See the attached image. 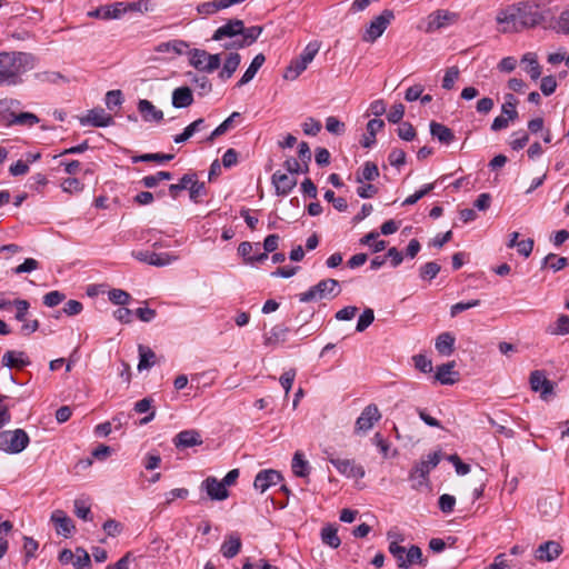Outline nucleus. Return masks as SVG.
<instances>
[{
  "mask_svg": "<svg viewBox=\"0 0 569 569\" xmlns=\"http://www.w3.org/2000/svg\"><path fill=\"white\" fill-rule=\"evenodd\" d=\"M189 56L190 64L199 71H204L207 63L206 57L208 56V52L202 49H192L189 51Z\"/></svg>",
  "mask_w": 569,
  "mask_h": 569,
  "instance_id": "a18cd8bd",
  "label": "nucleus"
},
{
  "mask_svg": "<svg viewBox=\"0 0 569 569\" xmlns=\"http://www.w3.org/2000/svg\"><path fill=\"white\" fill-rule=\"evenodd\" d=\"M76 560L73 561V566L77 569L89 568L91 565L89 553L81 547L76 549L74 553Z\"/></svg>",
  "mask_w": 569,
  "mask_h": 569,
  "instance_id": "bf43d9fd",
  "label": "nucleus"
},
{
  "mask_svg": "<svg viewBox=\"0 0 569 569\" xmlns=\"http://www.w3.org/2000/svg\"><path fill=\"white\" fill-rule=\"evenodd\" d=\"M139 351V363H138V370H148L156 363V353L151 348L139 345L138 347Z\"/></svg>",
  "mask_w": 569,
  "mask_h": 569,
  "instance_id": "473e14b6",
  "label": "nucleus"
},
{
  "mask_svg": "<svg viewBox=\"0 0 569 569\" xmlns=\"http://www.w3.org/2000/svg\"><path fill=\"white\" fill-rule=\"evenodd\" d=\"M132 256L141 262H146L150 266H156V267L168 266L171 262L177 260L176 256H172L167 252L157 253V252H152V251H133Z\"/></svg>",
  "mask_w": 569,
  "mask_h": 569,
  "instance_id": "9d476101",
  "label": "nucleus"
},
{
  "mask_svg": "<svg viewBox=\"0 0 569 569\" xmlns=\"http://www.w3.org/2000/svg\"><path fill=\"white\" fill-rule=\"evenodd\" d=\"M193 103V94L189 87H179L172 92V106L177 109L187 108Z\"/></svg>",
  "mask_w": 569,
  "mask_h": 569,
  "instance_id": "393cba45",
  "label": "nucleus"
},
{
  "mask_svg": "<svg viewBox=\"0 0 569 569\" xmlns=\"http://www.w3.org/2000/svg\"><path fill=\"white\" fill-rule=\"evenodd\" d=\"M262 31H263V27L252 26V27L246 28L244 22L242 21V31L240 33V37H242L243 40H246V42L250 47L258 40V38L262 33Z\"/></svg>",
  "mask_w": 569,
  "mask_h": 569,
  "instance_id": "09e8293b",
  "label": "nucleus"
},
{
  "mask_svg": "<svg viewBox=\"0 0 569 569\" xmlns=\"http://www.w3.org/2000/svg\"><path fill=\"white\" fill-rule=\"evenodd\" d=\"M138 111L146 122H160L163 119V112L157 109L156 106L147 99L139 100Z\"/></svg>",
  "mask_w": 569,
  "mask_h": 569,
  "instance_id": "4be33fe9",
  "label": "nucleus"
},
{
  "mask_svg": "<svg viewBox=\"0 0 569 569\" xmlns=\"http://www.w3.org/2000/svg\"><path fill=\"white\" fill-rule=\"evenodd\" d=\"M379 177V169L376 163L371 161L365 162L361 173H358L356 181L362 183L363 181H373Z\"/></svg>",
  "mask_w": 569,
  "mask_h": 569,
  "instance_id": "a19ab883",
  "label": "nucleus"
},
{
  "mask_svg": "<svg viewBox=\"0 0 569 569\" xmlns=\"http://www.w3.org/2000/svg\"><path fill=\"white\" fill-rule=\"evenodd\" d=\"M458 77L459 69L457 67L448 68L442 79V88L446 90L452 89Z\"/></svg>",
  "mask_w": 569,
  "mask_h": 569,
  "instance_id": "774afa93",
  "label": "nucleus"
},
{
  "mask_svg": "<svg viewBox=\"0 0 569 569\" xmlns=\"http://www.w3.org/2000/svg\"><path fill=\"white\" fill-rule=\"evenodd\" d=\"M307 67L308 66L297 57L286 68L283 78L291 81L296 80L307 69Z\"/></svg>",
  "mask_w": 569,
  "mask_h": 569,
  "instance_id": "ea45409f",
  "label": "nucleus"
},
{
  "mask_svg": "<svg viewBox=\"0 0 569 569\" xmlns=\"http://www.w3.org/2000/svg\"><path fill=\"white\" fill-rule=\"evenodd\" d=\"M341 292L340 283L336 279H323L310 287L307 291L298 295L300 302H311L322 299H333Z\"/></svg>",
  "mask_w": 569,
  "mask_h": 569,
  "instance_id": "7ed1b4c3",
  "label": "nucleus"
},
{
  "mask_svg": "<svg viewBox=\"0 0 569 569\" xmlns=\"http://www.w3.org/2000/svg\"><path fill=\"white\" fill-rule=\"evenodd\" d=\"M568 266V259L558 257L556 253L547 254L541 263V268H549L553 272H558Z\"/></svg>",
  "mask_w": 569,
  "mask_h": 569,
  "instance_id": "58836bf2",
  "label": "nucleus"
},
{
  "mask_svg": "<svg viewBox=\"0 0 569 569\" xmlns=\"http://www.w3.org/2000/svg\"><path fill=\"white\" fill-rule=\"evenodd\" d=\"M204 196H207V188L204 182H200L198 180L189 187V197L192 202L199 203L201 198Z\"/></svg>",
  "mask_w": 569,
  "mask_h": 569,
  "instance_id": "864d4df0",
  "label": "nucleus"
},
{
  "mask_svg": "<svg viewBox=\"0 0 569 569\" xmlns=\"http://www.w3.org/2000/svg\"><path fill=\"white\" fill-rule=\"evenodd\" d=\"M439 462L440 455L438 452L429 453L426 460H421L418 463H416V466L410 472L409 478L413 480L417 477H419L420 480L418 481V485H423L427 481V477L431 469L436 468Z\"/></svg>",
  "mask_w": 569,
  "mask_h": 569,
  "instance_id": "6e6552de",
  "label": "nucleus"
},
{
  "mask_svg": "<svg viewBox=\"0 0 569 569\" xmlns=\"http://www.w3.org/2000/svg\"><path fill=\"white\" fill-rule=\"evenodd\" d=\"M291 468L295 476L300 478L308 477L311 470L309 462L303 458V453L301 451L295 452Z\"/></svg>",
  "mask_w": 569,
  "mask_h": 569,
  "instance_id": "7c9ffc66",
  "label": "nucleus"
},
{
  "mask_svg": "<svg viewBox=\"0 0 569 569\" xmlns=\"http://www.w3.org/2000/svg\"><path fill=\"white\" fill-rule=\"evenodd\" d=\"M381 419V413L375 403H370L363 408L360 416L357 418L355 423V433H366L368 432L376 422Z\"/></svg>",
  "mask_w": 569,
  "mask_h": 569,
  "instance_id": "423d86ee",
  "label": "nucleus"
},
{
  "mask_svg": "<svg viewBox=\"0 0 569 569\" xmlns=\"http://www.w3.org/2000/svg\"><path fill=\"white\" fill-rule=\"evenodd\" d=\"M328 460L341 475L348 478L361 479L366 475L363 467L357 465L352 459H339L329 455Z\"/></svg>",
  "mask_w": 569,
  "mask_h": 569,
  "instance_id": "0eeeda50",
  "label": "nucleus"
},
{
  "mask_svg": "<svg viewBox=\"0 0 569 569\" xmlns=\"http://www.w3.org/2000/svg\"><path fill=\"white\" fill-rule=\"evenodd\" d=\"M530 386L533 391H539L543 399H547V396L553 392V383L547 379L541 370H535L530 373Z\"/></svg>",
  "mask_w": 569,
  "mask_h": 569,
  "instance_id": "2eb2a0df",
  "label": "nucleus"
},
{
  "mask_svg": "<svg viewBox=\"0 0 569 569\" xmlns=\"http://www.w3.org/2000/svg\"><path fill=\"white\" fill-rule=\"evenodd\" d=\"M82 126H92L104 128L114 123L113 117L107 113L102 108L89 110L87 116L80 118Z\"/></svg>",
  "mask_w": 569,
  "mask_h": 569,
  "instance_id": "1a4fd4ad",
  "label": "nucleus"
},
{
  "mask_svg": "<svg viewBox=\"0 0 569 569\" xmlns=\"http://www.w3.org/2000/svg\"><path fill=\"white\" fill-rule=\"evenodd\" d=\"M271 181L274 186L276 194L281 197L288 196L297 186V179L292 174L289 176L280 170L272 174Z\"/></svg>",
  "mask_w": 569,
  "mask_h": 569,
  "instance_id": "9b49d317",
  "label": "nucleus"
},
{
  "mask_svg": "<svg viewBox=\"0 0 569 569\" xmlns=\"http://www.w3.org/2000/svg\"><path fill=\"white\" fill-rule=\"evenodd\" d=\"M242 542L238 532H231L226 536L221 545L220 552L227 559L234 558L241 550Z\"/></svg>",
  "mask_w": 569,
  "mask_h": 569,
  "instance_id": "a211bd4d",
  "label": "nucleus"
},
{
  "mask_svg": "<svg viewBox=\"0 0 569 569\" xmlns=\"http://www.w3.org/2000/svg\"><path fill=\"white\" fill-rule=\"evenodd\" d=\"M385 127V122L381 119H372L367 123V132L361 140L363 148H370L376 143V133Z\"/></svg>",
  "mask_w": 569,
  "mask_h": 569,
  "instance_id": "c756f323",
  "label": "nucleus"
},
{
  "mask_svg": "<svg viewBox=\"0 0 569 569\" xmlns=\"http://www.w3.org/2000/svg\"><path fill=\"white\" fill-rule=\"evenodd\" d=\"M12 119L9 120L10 124H18V126H28L32 127L33 124L39 122V118L31 112H21L19 114H11Z\"/></svg>",
  "mask_w": 569,
  "mask_h": 569,
  "instance_id": "de8ad7c7",
  "label": "nucleus"
},
{
  "mask_svg": "<svg viewBox=\"0 0 569 569\" xmlns=\"http://www.w3.org/2000/svg\"><path fill=\"white\" fill-rule=\"evenodd\" d=\"M562 552V547L559 542L549 540L541 543L535 551V557L539 561H552L557 559Z\"/></svg>",
  "mask_w": 569,
  "mask_h": 569,
  "instance_id": "dca6fc26",
  "label": "nucleus"
},
{
  "mask_svg": "<svg viewBox=\"0 0 569 569\" xmlns=\"http://www.w3.org/2000/svg\"><path fill=\"white\" fill-rule=\"evenodd\" d=\"M119 4H121L123 8V10H121L122 16L129 11L143 12L149 10V1L147 0H138L133 2H119Z\"/></svg>",
  "mask_w": 569,
  "mask_h": 569,
  "instance_id": "6e6d98bb",
  "label": "nucleus"
},
{
  "mask_svg": "<svg viewBox=\"0 0 569 569\" xmlns=\"http://www.w3.org/2000/svg\"><path fill=\"white\" fill-rule=\"evenodd\" d=\"M455 366V361H449L447 363L438 366L435 379L439 381L441 385H453L458 380V378H453L452 376H459V372L453 371Z\"/></svg>",
  "mask_w": 569,
  "mask_h": 569,
  "instance_id": "5701e85b",
  "label": "nucleus"
},
{
  "mask_svg": "<svg viewBox=\"0 0 569 569\" xmlns=\"http://www.w3.org/2000/svg\"><path fill=\"white\" fill-rule=\"evenodd\" d=\"M242 31V20L240 19H231L226 24L219 27L213 36L212 40L221 41L224 38H236L240 37Z\"/></svg>",
  "mask_w": 569,
  "mask_h": 569,
  "instance_id": "f3484780",
  "label": "nucleus"
},
{
  "mask_svg": "<svg viewBox=\"0 0 569 569\" xmlns=\"http://www.w3.org/2000/svg\"><path fill=\"white\" fill-rule=\"evenodd\" d=\"M455 341L450 332H442L437 337L435 347L440 355L450 356L455 350Z\"/></svg>",
  "mask_w": 569,
  "mask_h": 569,
  "instance_id": "c85d7f7f",
  "label": "nucleus"
},
{
  "mask_svg": "<svg viewBox=\"0 0 569 569\" xmlns=\"http://www.w3.org/2000/svg\"><path fill=\"white\" fill-rule=\"evenodd\" d=\"M395 18L393 11L386 9L378 17H376L367 28L362 40L366 42H375L382 36L391 20Z\"/></svg>",
  "mask_w": 569,
  "mask_h": 569,
  "instance_id": "39448f33",
  "label": "nucleus"
},
{
  "mask_svg": "<svg viewBox=\"0 0 569 569\" xmlns=\"http://www.w3.org/2000/svg\"><path fill=\"white\" fill-rule=\"evenodd\" d=\"M123 101L122 92L120 90H110L106 94V106L109 110L119 107Z\"/></svg>",
  "mask_w": 569,
  "mask_h": 569,
  "instance_id": "338daca9",
  "label": "nucleus"
},
{
  "mask_svg": "<svg viewBox=\"0 0 569 569\" xmlns=\"http://www.w3.org/2000/svg\"><path fill=\"white\" fill-rule=\"evenodd\" d=\"M319 49L320 44L317 41L309 42L299 56L300 60L308 66L315 59Z\"/></svg>",
  "mask_w": 569,
  "mask_h": 569,
  "instance_id": "5fc2aeb1",
  "label": "nucleus"
},
{
  "mask_svg": "<svg viewBox=\"0 0 569 569\" xmlns=\"http://www.w3.org/2000/svg\"><path fill=\"white\" fill-rule=\"evenodd\" d=\"M413 565L427 566V559L422 557L421 549L416 545H412L409 549H406L405 569H409Z\"/></svg>",
  "mask_w": 569,
  "mask_h": 569,
  "instance_id": "4c0bfd02",
  "label": "nucleus"
},
{
  "mask_svg": "<svg viewBox=\"0 0 569 569\" xmlns=\"http://www.w3.org/2000/svg\"><path fill=\"white\" fill-rule=\"evenodd\" d=\"M373 310L370 308L365 309L358 319L356 330L358 332H363L373 322Z\"/></svg>",
  "mask_w": 569,
  "mask_h": 569,
  "instance_id": "13d9d810",
  "label": "nucleus"
},
{
  "mask_svg": "<svg viewBox=\"0 0 569 569\" xmlns=\"http://www.w3.org/2000/svg\"><path fill=\"white\" fill-rule=\"evenodd\" d=\"M551 0H525L507 6L497 14V23L505 33L535 28L546 19L543 8Z\"/></svg>",
  "mask_w": 569,
  "mask_h": 569,
  "instance_id": "f257e3e1",
  "label": "nucleus"
},
{
  "mask_svg": "<svg viewBox=\"0 0 569 569\" xmlns=\"http://www.w3.org/2000/svg\"><path fill=\"white\" fill-rule=\"evenodd\" d=\"M440 264L435 261H430L420 267L419 276L422 280L430 281L437 277V274L440 272Z\"/></svg>",
  "mask_w": 569,
  "mask_h": 569,
  "instance_id": "3c124183",
  "label": "nucleus"
},
{
  "mask_svg": "<svg viewBox=\"0 0 569 569\" xmlns=\"http://www.w3.org/2000/svg\"><path fill=\"white\" fill-rule=\"evenodd\" d=\"M203 128H204V120L202 118H199L196 121L191 122L189 126H187L182 133L174 136L173 141L176 143L186 142L196 132L200 131Z\"/></svg>",
  "mask_w": 569,
  "mask_h": 569,
  "instance_id": "e433bc0d",
  "label": "nucleus"
},
{
  "mask_svg": "<svg viewBox=\"0 0 569 569\" xmlns=\"http://www.w3.org/2000/svg\"><path fill=\"white\" fill-rule=\"evenodd\" d=\"M264 61H266V57L262 53L257 54L252 59L250 66L244 71V73L242 74L240 80L238 81L237 86L242 87V86L247 84L248 82H250L254 78L258 70L262 67Z\"/></svg>",
  "mask_w": 569,
  "mask_h": 569,
  "instance_id": "cd10ccee",
  "label": "nucleus"
},
{
  "mask_svg": "<svg viewBox=\"0 0 569 569\" xmlns=\"http://www.w3.org/2000/svg\"><path fill=\"white\" fill-rule=\"evenodd\" d=\"M521 63L526 64L525 70L530 74L532 80H537L541 76V67L535 53H526L521 59Z\"/></svg>",
  "mask_w": 569,
  "mask_h": 569,
  "instance_id": "c9c22d12",
  "label": "nucleus"
},
{
  "mask_svg": "<svg viewBox=\"0 0 569 569\" xmlns=\"http://www.w3.org/2000/svg\"><path fill=\"white\" fill-rule=\"evenodd\" d=\"M177 448H191L202 443L201 435L199 431L190 429L180 431L173 439Z\"/></svg>",
  "mask_w": 569,
  "mask_h": 569,
  "instance_id": "412c9836",
  "label": "nucleus"
},
{
  "mask_svg": "<svg viewBox=\"0 0 569 569\" xmlns=\"http://www.w3.org/2000/svg\"><path fill=\"white\" fill-rule=\"evenodd\" d=\"M108 296L109 300L118 306H126L131 299L130 295L121 289H112L109 291Z\"/></svg>",
  "mask_w": 569,
  "mask_h": 569,
  "instance_id": "4d7b16f0",
  "label": "nucleus"
},
{
  "mask_svg": "<svg viewBox=\"0 0 569 569\" xmlns=\"http://www.w3.org/2000/svg\"><path fill=\"white\" fill-rule=\"evenodd\" d=\"M430 133L433 138L445 144H449L455 140L452 130L436 121L430 122Z\"/></svg>",
  "mask_w": 569,
  "mask_h": 569,
  "instance_id": "a878e982",
  "label": "nucleus"
},
{
  "mask_svg": "<svg viewBox=\"0 0 569 569\" xmlns=\"http://www.w3.org/2000/svg\"><path fill=\"white\" fill-rule=\"evenodd\" d=\"M29 442V436L23 429L0 432V450L7 453H20L28 447Z\"/></svg>",
  "mask_w": 569,
  "mask_h": 569,
  "instance_id": "20e7f679",
  "label": "nucleus"
},
{
  "mask_svg": "<svg viewBox=\"0 0 569 569\" xmlns=\"http://www.w3.org/2000/svg\"><path fill=\"white\" fill-rule=\"evenodd\" d=\"M51 521L56 525L57 532L63 537H69L74 530L72 520L62 510H54L51 513Z\"/></svg>",
  "mask_w": 569,
  "mask_h": 569,
  "instance_id": "aec40b11",
  "label": "nucleus"
},
{
  "mask_svg": "<svg viewBox=\"0 0 569 569\" xmlns=\"http://www.w3.org/2000/svg\"><path fill=\"white\" fill-rule=\"evenodd\" d=\"M74 513L82 520H92L90 507L81 499L74 500Z\"/></svg>",
  "mask_w": 569,
  "mask_h": 569,
  "instance_id": "e2e57ef3",
  "label": "nucleus"
},
{
  "mask_svg": "<svg viewBox=\"0 0 569 569\" xmlns=\"http://www.w3.org/2000/svg\"><path fill=\"white\" fill-rule=\"evenodd\" d=\"M282 480V476L279 471L273 469L261 470L257 473L253 487L261 492L268 490L271 486L277 485Z\"/></svg>",
  "mask_w": 569,
  "mask_h": 569,
  "instance_id": "4468645a",
  "label": "nucleus"
},
{
  "mask_svg": "<svg viewBox=\"0 0 569 569\" xmlns=\"http://www.w3.org/2000/svg\"><path fill=\"white\" fill-rule=\"evenodd\" d=\"M326 129L332 134L341 136L346 130V126L338 118L330 116L326 120Z\"/></svg>",
  "mask_w": 569,
  "mask_h": 569,
  "instance_id": "052dcab7",
  "label": "nucleus"
},
{
  "mask_svg": "<svg viewBox=\"0 0 569 569\" xmlns=\"http://www.w3.org/2000/svg\"><path fill=\"white\" fill-rule=\"evenodd\" d=\"M121 10H123L122 6L119 2H114L89 11L88 17L102 20L119 19L122 17Z\"/></svg>",
  "mask_w": 569,
  "mask_h": 569,
  "instance_id": "6ab92c4d",
  "label": "nucleus"
},
{
  "mask_svg": "<svg viewBox=\"0 0 569 569\" xmlns=\"http://www.w3.org/2000/svg\"><path fill=\"white\" fill-rule=\"evenodd\" d=\"M173 154L170 153H144L140 156H133L131 158L133 163L137 162H167L173 159Z\"/></svg>",
  "mask_w": 569,
  "mask_h": 569,
  "instance_id": "79ce46f5",
  "label": "nucleus"
},
{
  "mask_svg": "<svg viewBox=\"0 0 569 569\" xmlns=\"http://www.w3.org/2000/svg\"><path fill=\"white\" fill-rule=\"evenodd\" d=\"M37 58L30 52H0V87L21 84L22 76L36 67Z\"/></svg>",
  "mask_w": 569,
  "mask_h": 569,
  "instance_id": "f03ea898",
  "label": "nucleus"
},
{
  "mask_svg": "<svg viewBox=\"0 0 569 569\" xmlns=\"http://www.w3.org/2000/svg\"><path fill=\"white\" fill-rule=\"evenodd\" d=\"M241 61V56L238 52H231L224 60L223 67L219 72V78L222 81L230 79L238 69Z\"/></svg>",
  "mask_w": 569,
  "mask_h": 569,
  "instance_id": "bb28decb",
  "label": "nucleus"
},
{
  "mask_svg": "<svg viewBox=\"0 0 569 569\" xmlns=\"http://www.w3.org/2000/svg\"><path fill=\"white\" fill-rule=\"evenodd\" d=\"M321 128V122L312 117L307 118V120L302 123L303 133L307 136H317Z\"/></svg>",
  "mask_w": 569,
  "mask_h": 569,
  "instance_id": "69168bd1",
  "label": "nucleus"
},
{
  "mask_svg": "<svg viewBox=\"0 0 569 569\" xmlns=\"http://www.w3.org/2000/svg\"><path fill=\"white\" fill-rule=\"evenodd\" d=\"M2 365L8 368L21 369L30 365L29 358L23 351L9 350L2 357Z\"/></svg>",
  "mask_w": 569,
  "mask_h": 569,
  "instance_id": "b1692460",
  "label": "nucleus"
},
{
  "mask_svg": "<svg viewBox=\"0 0 569 569\" xmlns=\"http://www.w3.org/2000/svg\"><path fill=\"white\" fill-rule=\"evenodd\" d=\"M457 13L448 10H437L429 14L427 31H435L447 26H450L457 20Z\"/></svg>",
  "mask_w": 569,
  "mask_h": 569,
  "instance_id": "ddd939ff",
  "label": "nucleus"
},
{
  "mask_svg": "<svg viewBox=\"0 0 569 569\" xmlns=\"http://www.w3.org/2000/svg\"><path fill=\"white\" fill-rule=\"evenodd\" d=\"M201 489L206 490L208 497L211 500H224L229 497V491L227 488L223 487V483H221L216 477H207L201 482Z\"/></svg>",
  "mask_w": 569,
  "mask_h": 569,
  "instance_id": "f8f14e48",
  "label": "nucleus"
},
{
  "mask_svg": "<svg viewBox=\"0 0 569 569\" xmlns=\"http://www.w3.org/2000/svg\"><path fill=\"white\" fill-rule=\"evenodd\" d=\"M189 48L188 42L183 40H171L161 42L154 47V51L159 53L173 52L174 54H182Z\"/></svg>",
  "mask_w": 569,
  "mask_h": 569,
  "instance_id": "2f4dec72",
  "label": "nucleus"
},
{
  "mask_svg": "<svg viewBox=\"0 0 569 569\" xmlns=\"http://www.w3.org/2000/svg\"><path fill=\"white\" fill-rule=\"evenodd\" d=\"M321 539L323 543L333 549L338 548L341 543V540L338 536V530L331 526L325 527L321 530Z\"/></svg>",
  "mask_w": 569,
  "mask_h": 569,
  "instance_id": "c03bdc74",
  "label": "nucleus"
},
{
  "mask_svg": "<svg viewBox=\"0 0 569 569\" xmlns=\"http://www.w3.org/2000/svg\"><path fill=\"white\" fill-rule=\"evenodd\" d=\"M389 552L393 556L399 568L406 567V548L392 541L389 545Z\"/></svg>",
  "mask_w": 569,
  "mask_h": 569,
  "instance_id": "603ef678",
  "label": "nucleus"
},
{
  "mask_svg": "<svg viewBox=\"0 0 569 569\" xmlns=\"http://www.w3.org/2000/svg\"><path fill=\"white\" fill-rule=\"evenodd\" d=\"M546 331L552 336L569 335V316L560 315L553 323L547 327Z\"/></svg>",
  "mask_w": 569,
  "mask_h": 569,
  "instance_id": "f704fd0d",
  "label": "nucleus"
},
{
  "mask_svg": "<svg viewBox=\"0 0 569 569\" xmlns=\"http://www.w3.org/2000/svg\"><path fill=\"white\" fill-rule=\"evenodd\" d=\"M172 173L169 171H158L156 174L146 176L141 179L140 183L148 189H152L158 186L160 181L171 180Z\"/></svg>",
  "mask_w": 569,
  "mask_h": 569,
  "instance_id": "37998d69",
  "label": "nucleus"
},
{
  "mask_svg": "<svg viewBox=\"0 0 569 569\" xmlns=\"http://www.w3.org/2000/svg\"><path fill=\"white\" fill-rule=\"evenodd\" d=\"M480 303L481 302H480L479 299L470 300V301H467V302L461 301V302L455 303L450 308V316L452 318H455L460 312L469 310V309L475 308V307H478V306H480Z\"/></svg>",
  "mask_w": 569,
  "mask_h": 569,
  "instance_id": "680f3d73",
  "label": "nucleus"
},
{
  "mask_svg": "<svg viewBox=\"0 0 569 569\" xmlns=\"http://www.w3.org/2000/svg\"><path fill=\"white\" fill-rule=\"evenodd\" d=\"M64 299H66L64 293H62L58 290L50 291L43 296V305L49 308H53V307L60 305Z\"/></svg>",
  "mask_w": 569,
  "mask_h": 569,
  "instance_id": "0e129e2a",
  "label": "nucleus"
},
{
  "mask_svg": "<svg viewBox=\"0 0 569 569\" xmlns=\"http://www.w3.org/2000/svg\"><path fill=\"white\" fill-rule=\"evenodd\" d=\"M517 99L512 93H507L505 96V102L501 107V112L506 116H509V119H518L519 113L517 111Z\"/></svg>",
  "mask_w": 569,
  "mask_h": 569,
  "instance_id": "49530a36",
  "label": "nucleus"
},
{
  "mask_svg": "<svg viewBox=\"0 0 569 569\" xmlns=\"http://www.w3.org/2000/svg\"><path fill=\"white\" fill-rule=\"evenodd\" d=\"M152 402H153V399L147 397V398H143L134 403V411L137 413L149 412L148 416H146L144 418H142L140 420V425H147L154 419L156 411L151 410Z\"/></svg>",
  "mask_w": 569,
  "mask_h": 569,
  "instance_id": "72a5a7b5",
  "label": "nucleus"
},
{
  "mask_svg": "<svg viewBox=\"0 0 569 569\" xmlns=\"http://www.w3.org/2000/svg\"><path fill=\"white\" fill-rule=\"evenodd\" d=\"M289 331L283 325H277L270 330V335L264 338V345L269 346L278 341H284L286 335Z\"/></svg>",
  "mask_w": 569,
  "mask_h": 569,
  "instance_id": "8fccbe9b",
  "label": "nucleus"
}]
</instances>
